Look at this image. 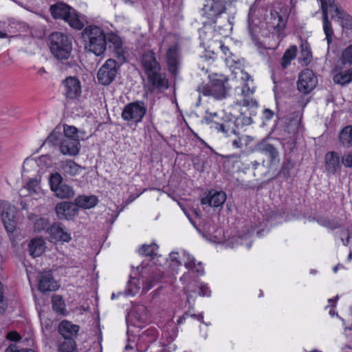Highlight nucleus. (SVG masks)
Instances as JSON below:
<instances>
[{"label":"nucleus","instance_id":"46","mask_svg":"<svg viewBox=\"0 0 352 352\" xmlns=\"http://www.w3.org/2000/svg\"><path fill=\"white\" fill-rule=\"evenodd\" d=\"M158 249V246L155 243H151L150 245H142L139 250L140 254L144 256H153L157 254L156 251Z\"/></svg>","mask_w":352,"mask_h":352},{"label":"nucleus","instance_id":"17","mask_svg":"<svg viewBox=\"0 0 352 352\" xmlns=\"http://www.w3.org/2000/svg\"><path fill=\"white\" fill-rule=\"evenodd\" d=\"M56 170L60 173V175L64 174L74 176L80 174V172L82 170V168L72 160H60L58 163H56Z\"/></svg>","mask_w":352,"mask_h":352},{"label":"nucleus","instance_id":"63","mask_svg":"<svg viewBox=\"0 0 352 352\" xmlns=\"http://www.w3.org/2000/svg\"><path fill=\"white\" fill-rule=\"evenodd\" d=\"M186 314H183L181 317L179 318V319L177 320V324H182L183 322H184V321L186 320Z\"/></svg>","mask_w":352,"mask_h":352},{"label":"nucleus","instance_id":"47","mask_svg":"<svg viewBox=\"0 0 352 352\" xmlns=\"http://www.w3.org/2000/svg\"><path fill=\"white\" fill-rule=\"evenodd\" d=\"M341 61L343 65L347 63L352 64V43L342 52Z\"/></svg>","mask_w":352,"mask_h":352},{"label":"nucleus","instance_id":"35","mask_svg":"<svg viewBox=\"0 0 352 352\" xmlns=\"http://www.w3.org/2000/svg\"><path fill=\"white\" fill-rule=\"evenodd\" d=\"M300 122L296 118H287L284 125V132L288 135H294L298 130Z\"/></svg>","mask_w":352,"mask_h":352},{"label":"nucleus","instance_id":"29","mask_svg":"<svg viewBox=\"0 0 352 352\" xmlns=\"http://www.w3.org/2000/svg\"><path fill=\"white\" fill-rule=\"evenodd\" d=\"M166 63L168 71L173 75H176L178 70L179 60L177 52L175 48L170 47L166 54Z\"/></svg>","mask_w":352,"mask_h":352},{"label":"nucleus","instance_id":"34","mask_svg":"<svg viewBox=\"0 0 352 352\" xmlns=\"http://www.w3.org/2000/svg\"><path fill=\"white\" fill-rule=\"evenodd\" d=\"M132 315L140 323H145L148 320L147 309L144 305L135 307L132 311Z\"/></svg>","mask_w":352,"mask_h":352},{"label":"nucleus","instance_id":"3","mask_svg":"<svg viewBox=\"0 0 352 352\" xmlns=\"http://www.w3.org/2000/svg\"><path fill=\"white\" fill-rule=\"evenodd\" d=\"M50 52L55 58L60 60L63 64V68L67 69L68 68H76L78 66L75 60H67L71 54L72 50V41L67 34L54 32L50 34L49 36Z\"/></svg>","mask_w":352,"mask_h":352},{"label":"nucleus","instance_id":"57","mask_svg":"<svg viewBox=\"0 0 352 352\" xmlns=\"http://www.w3.org/2000/svg\"><path fill=\"white\" fill-rule=\"evenodd\" d=\"M7 338L9 340H13V341H18L21 339V336L19 333L16 332H11L9 333L7 336Z\"/></svg>","mask_w":352,"mask_h":352},{"label":"nucleus","instance_id":"20","mask_svg":"<svg viewBox=\"0 0 352 352\" xmlns=\"http://www.w3.org/2000/svg\"><path fill=\"white\" fill-rule=\"evenodd\" d=\"M50 230L52 236L56 240L69 242L72 239L70 234L67 232L66 228L60 223L53 224L50 227Z\"/></svg>","mask_w":352,"mask_h":352},{"label":"nucleus","instance_id":"4","mask_svg":"<svg viewBox=\"0 0 352 352\" xmlns=\"http://www.w3.org/2000/svg\"><path fill=\"white\" fill-rule=\"evenodd\" d=\"M50 11L54 19L64 20L74 29L80 30L85 26L80 14L63 1H58L52 5Z\"/></svg>","mask_w":352,"mask_h":352},{"label":"nucleus","instance_id":"62","mask_svg":"<svg viewBox=\"0 0 352 352\" xmlns=\"http://www.w3.org/2000/svg\"><path fill=\"white\" fill-rule=\"evenodd\" d=\"M338 298H339V296H338V295H337V296L335 297V298H329L328 301H329V303L333 302V304L331 306H332L333 307H336V302H337V300H338Z\"/></svg>","mask_w":352,"mask_h":352},{"label":"nucleus","instance_id":"11","mask_svg":"<svg viewBox=\"0 0 352 352\" xmlns=\"http://www.w3.org/2000/svg\"><path fill=\"white\" fill-rule=\"evenodd\" d=\"M39 173L38 176L47 174L50 177H60V173L56 170V163H54L53 160L48 155H42L36 160Z\"/></svg>","mask_w":352,"mask_h":352},{"label":"nucleus","instance_id":"41","mask_svg":"<svg viewBox=\"0 0 352 352\" xmlns=\"http://www.w3.org/2000/svg\"><path fill=\"white\" fill-rule=\"evenodd\" d=\"M338 17L344 29L352 30V16L351 15L344 10H340L338 12Z\"/></svg>","mask_w":352,"mask_h":352},{"label":"nucleus","instance_id":"54","mask_svg":"<svg viewBox=\"0 0 352 352\" xmlns=\"http://www.w3.org/2000/svg\"><path fill=\"white\" fill-rule=\"evenodd\" d=\"M271 14L272 16H274V20H278V23L276 24V26L280 27L281 25H285V19L283 16H281L277 11L274 10L271 12Z\"/></svg>","mask_w":352,"mask_h":352},{"label":"nucleus","instance_id":"27","mask_svg":"<svg viewBox=\"0 0 352 352\" xmlns=\"http://www.w3.org/2000/svg\"><path fill=\"white\" fill-rule=\"evenodd\" d=\"M74 203L76 206L84 209H89L98 204V199L95 195H80L75 199Z\"/></svg>","mask_w":352,"mask_h":352},{"label":"nucleus","instance_id":"53","mask_svg":"<svg viewBox=\"0 0 352 352\" xmlns=\"http://www.w3.org/2000/svg\"><path fill=\"white\" fill-rule=\"evenodd\" d=\"M210 293H211V292L206 285H205L204 283L200 284L199 287V296H210Z\"/></svg>","mask_w":352,"mask_h":352},{"label":"nucleus","instance_id":"24","mask_svg":"<svg viewBox=\"0 0 352 352\" xmlns=\"http://www.w3.org/2000/svg\"><path fill=\"white\" fill-rule=\"evenodd\" d=\"M326 168L329 173L334 175L340 168V156L337 152H328L325 156Z\"/></svg>","mask_w":352,"mask_h":352},{"label":"nucleus","instance_id":"38","mask_svg":"<svg viewBox=\"0 0 352 352\" xmlns=\"http://www.w3.org/2000/svg\"><path fill=\"white\" fill-rule=\"evenodd\" d=\"M319 225L326 227L331 230H335L340 227V223L337 219H329L327 217H320L317 219Z\"/></svg>","mask_w":352,"mask_h":352},{"label":"nucleus","instance_id":"51","mask_svg":"<svg viewBox=\"0 0 352 352\" xmlns=\"http://www.w3.org/2000/svg\"><path fill=\"white\" fill-rule=\"evenodd\" d=\"M342 163L346 168H352V151L347 152L343 155Z\"/></svg>","mask_w":352,"mask_h":352},{"label":"nucleus","instance_id":"33","mask_svg":"<svg viewBox=\"0 0 352 352\" xmlns=\"http://www.w3.org/2000/svg\"><path fill=\"white\" fill-rule=\"evenodd\" d=\"M157 336L158 331L155 328L147 329L140 336L138 344L140 345L141 342L153 343L156 340Z\"/></svg>","mask_w":352,"mask_h":352},{"label":"nucleus","instance_id":"40","mask_svg":"<svg viewBox=\"0 0 352 352\" xmlns=\"http://www.w3.org/2000/svg\"><path fill=\"white\" fill-rule=\"evenodd\" d=\"M312 54L308 43L302 44L301 45L300 57L299 58L300 63L302 65H307L311 60Z\"/></svg>","mask_w":352,"mask_h":352},{"label":"nucleus","instance_id":"8","mask_svg":"<svg viewBox=\"0 0 352 352\" xmlns=\"http://www.w3.org/2000/svg\"><path fill=\"white\" fill-rule=\"evenodd\" d=\"M0 214L6 230L8 234H12L17 226L16 208L8 201H4Z\"/></svg>","mask_w":352,"mask_h":352},{"label":"nucleus","instance_id":"18","mask_svg":"<svg viewBox=\"0 0 352 352\" xmlns=\"http://www.w3.org/2000/svg\"><path fill=\"white\" fill-rule=\"evenodd\" d=\"M58 285L54 280L52 275L49 272L42 273L38 282V289L42 292L55 291L58 288Z\"/></svg>","mask_w":352,"mask_h":352},{"label":"nucleus","instance_id":"21","mask_svg":"<svg viewBox=\"0 0 352 352\" xmlns=\"http://www.w3.org/2000/svg\"><path fill=\"white\" fill-rule=\"evenodd\" d=\"M79 331V326L67 320L62 321L58 326V332L64 339L73 338Z\"/></svg>","mask_w":352,"mask_h":352},{"label":"nucleus","instance_id":"14","mask_svg":"<svg viewBox=\"0 0 352 352\" xmlns=\"http://www.w3.org/2000/svg\"><path fill=\"white\" fill-rule=\"evenodd\" d=\"M56 212L60 219H71L78 212L76 205L66 201H62L56 206Z\"/></svg>","mask_w":352,"mask_h":352},{"label":"nucleus","instance_id":"5","mask_svg":"<svg viewBox=\"0 0 352 352\" xmlns=\"http://www.w3.org/2000/svg\"><path fill=\"white\" fill-rule=\"evenodd\" d=\"M121 62L118 59H107L97 72V80L99 85L109 86L116 79L120 71Z\"/></svg>","mask_w":352,"mask_h":352},{"label":"nucleus","instance_id":"64","mask_svg":"<svg viewBox=\"0 0 352 352\" xmlns=\"http://www.w3.org/2000/svg\"><path fill=\"white\" fill-rule=\"evenodd\" d=\"M220 47L223 54L227 55L228 52H229V48L223 45H221Z\"/></svg>","mask_w":352,"mask_h":352},{"label":"nucleus","instance_id":"12","mask_svg":"<svg viewBox=\"0 0 352 352\" xmlns=\"http://www.w3.org/2000/svg\"><path fill=\"white\" fill-rule=\"evenodd\" d=\"M226 198V194L223 190H210L201 199V204L213 208L221 207Z\"/></svg>","mask_w":352,"mask_h":352},{"label":"nucleus","instance_id":"55","mask_svg":"<svg viewBox=\"0 0 352 352\" xmlns=\"http://www.w3.org/2000/svg\"><path fill=\"white\" fill-rule=\"evenodd\" d=\"M177 255V252H173L169 254V257L173 263H174L176 265H181L182 262L178 260Z\"/></svg>","mask_w":352,"mask_h":352},{"label":"nucleus","instance_id":"1","mask_svg":"<svg viewBox=\"0 0 352 352\" xmlns=\"http://www.w3.org/2000/svg\"><path fill=\"white\" fill-rule=\"evenodd\" d=\"M85 49L99 56L104 54L107 45L113 48L115 56L121 62H126L122 38L115 33L105 34L104 31L96 25H87L81 32Z\"/></svg>","mask_w":352,"mask_h":352},{"label":"nucleus","instance_id":"30","mask_svg":"<svg viewBox=\"0 0 352 352\" xmlns=\"http://www.w3.org/2000/svg\"><path fill=\"white\" fill-rule=\"evenodd\" d=\"M339 141L344 148L352 146V125L344 126L339 133Z\"/></svg>","mask_w":352,"mask_h":352},{"label":"nucleus","instance_id":"59","mask_svg":"<svg viewBox=\"0 0 352 352\" xmlns=\"http://www.w3.org/2000/svg\"><path fill=\"white\" fill-rule=\"evenodd\" d=\"M6 352H20V349L14 344H10L6 349Z\"/></svg>","mask_w":352,"mask_h":352},{"label":"nucleus","instance_id":"42","mask_svg":"<svg viewBox=\"0 0 352 352\" xmlns=\"http://www.w3.org/2000/svg\"><path fill=\"white\" fill-rule=\"evenodd\" d=\"M52 308L57 313L64 314L65 311V304L60 296L54 295L52 298Z\"/></svg>","mask_w":352,"mask_h":352},{"label":"nucleus","instance_id":"39","mask_svg":"<svg viewBox=\"0 0 352 352\" xmlns=\"http://www.w3.org/2000/svg\"><path fill=\"white\" fill-rule=\"evenodd\" d=\"M296 168V163L290 158L284 160L281 169L279 172L283 176H290L293 173L292 170Z\"/></svg>","mask_w":352,"mask_h":352},{"label":"nucleus","instance_id":"31","mask_svg":"<svg viewBox=\"0 0 352 352\" xmlns=\"http://www.w3.org/2000/svg\"><path fill=\"white\" fill-rule=\"evenodd\" d=\"M324 1H322V19H323V29L326 35V39L328 44H330L332 41V36L333 31L331 28V23L328 19V14L327 9L325 8Z\"/></svg>","mask_w":352,"mask_h":352},{"label":"nucleus","instance_id":"22","mask_svg":"<svg viewBox=\"0 0 352 352\" xmlns=\"http://www.w3.org/2000/svg\"><path fill=\"white\" fill-rule=\"evenodd\" d=\"M183 261L186 269L196 272L198 275H203L204 270L201 262L196 263L194 256L189 253L184 252L183 254Z\"/></svg>","mask_w":352,"mask_h":352},{"label":"nucleus","instance_id":"13","mask_svg":"<svg viewBox=\"0 0 352 352\" xmlns=\"http://www.w3.org/2000/svg\"><path fill=\"white\" fill-rule=\"evenodd\" d=\"M65 95L67 98L76 99L81 94V85L76 77L69 76L63 81Z\"/></svg>","mask_w":352,"mask_h":352},{"label":"nucleus","instance_id":"19","mask_svg":"<svg viewBox=\"0 0 352 352\" xmlns=\"http://www.w3.org/2000/svg\"><path fill=\"white\" fill-rule=\"evenodd\" d=\"M337 69L338 72L333 78L334 83L345 87L352 82V67L349 69L338 67Z\"/></svg>","mask_w":352,"mask_h":352},{"label":"nucleus","instance_id":"56","mask_svg":"<svg viewBox=\"0 0 352 352\" xmlns=\"http://www.w3.org/2000/svg\"><path fill=\"white\" fill-rule=\"evenodd\" d=\"M243 105L248 107H250L251 109H254L258 107V103L256 100H244L243 101Z\"/></svg>","mask_w":352,"mask_h":352},{"label":"nucleus","instance_id":"10","mask_svg":"<svg viewBox=\"0 0 352 352\" xmlns=\"http://www.w3.org/2000/svg\"><path fill=\"white\" fill-rule=\"evenodd\" d=\"M317 82V78L313 71L309 69H305L299 74L297 87L300 92L305 94H309L315 88Z\"/></svg>","mask_w":352,"mask_h":352},{"label":"nucleus","instance_id":"49","mask_svg":"<svg viewBox=\"0 0 352 352\" xmlns=\"http://www.w3.org/2000/svg\"><path fill=\"white\" fill-rule=\"evenodd\" d=\"M39 184L40 180L34 177L29 180L26 184V188L30 192H36L39 188Z\"/></svg>","mask_w":352,"mask_h":352},{"label":"nucleus","instance_id":"6","mask_svg":"<svg viewBox=\"0 0 352 352\" xmlns=\"http://www.w3.org/2000/svg\"><path fill=\"white\" fill-rule=\"evenodd\" d=\"M228 80L226 78H218L217 75L210 78V85H201L198 87V91L205 96H212L214 98L221 100L225 98L230 87H228Z\"/></svg>","mask_w":352,"mask_h":352},{"label":"nucleus","instance_id":"28","mask_svg":"<svg viewBox=\"0 0 352 352\" xmlns=\"http://www.w3.org/2000/svg\"><path fill=\"white\" fill-rule=\"evenodd\" d=\"M22 170L23 176H38L40 169L36 160L28 157L24 160Z\"/></svg>","mask_w":352,"mask_h":352},{"label":"nucleus","instance_id":"60","mask_svg":"<svg viewBox=\"0 0 352 352\" xmlns=\"http://www.w3.org/2000/svg\"><path fill=\"white\" fill-rule=\"evenodd\" d=\"M345 234L346 235V240L344 241L343 239V238H341L342 241V243H343V245L346 246L349 245V240H350V234H349V232L348 230H346L345 232H344Z\"/></svg>","mask_w":352,"mask_h":352},{"label":"nucleus","instance_id":"44","mask_svg":"<svg viewBox=\"0 0 352 352\" xmlns=\"http://www.w3.org/2000/svg\"><path fill=\"white\" fill-rule=\"evenodd\" d=\"M63 138H78V130L74 126H70L65 124L63 125Z\"/></svg>","mask_w":352,"mask_h":352},{"label":"nucleus","instance_id":"61","mask_svg":"<svg viewBox=\"0 0 352 352\" xmlns=\"http://www.w3.org/2000/svg\"><path fill=\"white\" fill-rule=\"evenodd\" d=\"M191 317L195 318V319H197V320H199L201 323H205L204 321L203 314H200L199 315L192 314Z\"/></svg>","mask_w":352,"mask_h":352},{"label":"nucleus","instance_id":"9","mask_svg":"<svg viewBox=\"0 0 352 352\" xmlns=\"http://www.w3.org/2000/svg\"><path fill=\"white\" fill-rule=\"evenodd\" d=\"M49 183L51 190L57 197L68 199L72 197L75 192L73 188L65 181L63 177H49Z\"/></svg>","mask_w":352,"mask_h":352},{"label":"nucleus","instance_id":"37","mask_svg":"<svg viewBox=\"0 0 352 352\" xmlns=\"http://www.w3.org/2000/svg\"><path fill=\"white\" fill-rule=\"evenodd\" d=\"M76 344L74 338L64 339L58 344L59 352H76Z\"/></svg>","mask_w":352,"mask_h":352},{"label":"nucleus","instance_id":"25","mask_svg":"<svg viewBox=\"0 0 352 352\" xmlns=\"http://www.w3.org/2000/svg\"><path fill=\"white\" fill-rule=\"evenodd\" d=\"M257 149L268 157L271 163L276 161L279 155L277 148L265 141L257 144Z\"/></svg>","mask_w":352,"mask_h":352},{"label":"nucleus","instance_id":"52","mask_svg":"<svg viewBox=\"0 0 352 352\" xmlns=\"http://www.w3.org/2000/svg\"><path fill=\"white\" fill-rule=\"evenodd\" d=\"M48 225V221L45 218H40L36 220L34 223V228L36 230L41 232L45 230Z\"/></svg>","mask_w":352,"mask_h":352},{"label":"nucleus","instance_id":"15","mask_svg":"<svg viewBox=\"0 0 352 352\" xmlns=\"http://www.w3.org/2000/svg\"><path fill=\"white\" fill-rule=\"evenodd\" d=\"M80 148L78 138H64L60 146V152L63 155L75 156L79 153Z\"/></svg>","mask_w":352,"mask_h":352},{"label":"nucleus","instance_id":"43","mask_svg":"<svg viewBox=\"0 0 352 352\" xmlns=\"http://www.w3.org/2000/svg\"><path fill=\"white\" fill-rule=\"evenodd\" d=\"M248 24L249 33L251 36V38H252L253 42L258 47H261V43L259 41L258 37L256 34L257 27H256V25H254L253 21L250 18V13L248 14Z\"/></svg>","mask_w":352,"mask_h":352},{"label":"nucleus","instance_id":"58","mask_svg":"<svg viewBox=\"0 0 352 352\" xmlns=\"http://www.w3.org/2000/svg\"><path fill=\"white\" fill-rule=\"evenodd\" d=\"M232 145L237 148H240L242 146L241 138L238 137L232 142Z\"/></svg>","mask_w":352,"mask_h":352},{"label":"nucleus","instance_id":"32","mask_svg":"<svg viewBox=\"0 0 352 352\" xmlns=\"http://www.w3.org/2000/svg\"><path fill=\"white\" fill-rule=\"evenodd\" d=\"M297 51V47L292 45L285 52L280 60V65L283 69H286L291 64V61L296 58Z\"/></svg>","mask_w":352,"mask_h":352},{"label":"nucleus","instance_id":"36","mask_svg":"<svg viewBox=\"0 0 352 352\" xmlns=\"http://www.w3.org/2000/svg\"><path fill=\"white\" fill-rule=\"evenodd\" d=\"M252 122L253 120L251 116H248L245 112H241V114L236 118L233 122V124L234 128L237 130L239 128L250 125Z\"/></svg>","mask_w":352,"mask_h":352},{"label":"nucleus","instance_id":"45","mask_svg":"<svg viewBox=\"0 0 352 352\" xmlns=\"http://www.w3.org/2000/svg\"><path fill=\"white\" fill-rule=\"evenodd\" d=\"M138 280L133 278L128 281L124 294L126 296H135L139 291L140 287L138 285Z\"/></svg>","mask_w":352,"mask_h":352},{"label":"nucleus","instance_id":"26","mask_svg":"<svg viewBox=\"0 0 352 352\" xmlns=\"http://www.w3.org/2000/svg\"><path fill=\"white\" fill-rule=\"evenodd\" d=\"M45 246L44 241L41 238H34L28 243V252L34 258L40 256L45 252Z\"/></svg>","mask_w":352,"mask_h":352},{"label":"nucleus","instance_id":"2","mask_svg":"<svg viewBox=\"0 0 352 352\" xmlns=\"http://www.w3.org/2000/svg\"><path fill=\"white\" fill-rule=\"evenodd\" d=\"M140 63L148 78V91L153 92L155 89L163 90L168 87V80L160 72L161 66L153 51L144 52L140 57Z\"/></svg>","mask_w":352,"mask_h":352},{"label":"nucleus","instance_id":"16","mask_svg":"<svg viewBox=\"0 0 352 352\" xmlns=\"http://www.w3.org/2000/svg\"><path fill=\"white\" fill-rule=\"evenodd\" d=\"M206 120L208 124H211V128H214L218 131L223 133L226 136H229L230 133H233L236 136L239 135V133L234 126L233 122L231 120L224 121L222 123H219L214 121L211 116L206 118Z\"/></svg>","mask_w":352,"mask_h":352},{"label":"nucleus","instance_id":"23","mask_svg":"<svg viewBox=\"0 0 352 352\" xmlns=\"http://www.w3.org/2000/svg\"><path fill=\"white\" fill-rule=\"evenodd\" d=\"M63 134L62 133V128L60 126H57L47 136L46 140L44 141L41 146L44 144H48L50 146L54 147L58 146L60 148L62 141L63 140Z\"/></svg>","mask_w":352,"mask_h":352},{"label":"nucleus","instance_id":"7","mask_svg":"<svg viewBox=\"0 0 352 352\" xmlns=\"http://www.w3.org/2000/svg\"><path fill=\"white\" fill-rule=\"evenodd\" d=\"M146 111L144 102L142 100H136L124 106L121 117L124 121L134 122L138 124L142 121Z\"/></svg>","mask_w":352,"mask_h":352},{"label":"nucleus","instance_id":"50","mask_svg":"<svg viewBox=\"0 0 352 352\" xmlns=\"http://www.w3.org/2000/svg\"><path fill=\"white\" fill-rule=\"evenodd\" d=\"M274 113L273 111H272L270 109H265L263 111V116H262V124L261 126H264L266 125V122L272 120V118L274 117Z\"/></svg>","mask_w":352,"mask_h":352},{"label":"nucleus","instance_id":"48","mask_svg":"<svg viewBox=\"0 0 352 352\" xmlns=\"http://www.w3.org/2000/svg\"><path fill=\"white\" fill-rule=\"evenodd\" d=\"M322 1H324L325 4V8L327 9V12H328L327 10L328 8L330 9L331 12H333L335 15L338 16V12L340 10H344L340 7H338L336 3L335 0H320L321 3V8L322 9Z\"/></svg>","mask_w":352,"mask_h":352}]
</instances>
